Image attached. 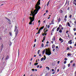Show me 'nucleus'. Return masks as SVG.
<instances>
[{"label": "nucleus", "mask_w": 76, "mask_h": 76, "mask_svg": "<svg viewBox=\"0 0 76 76\" xmlns=\"http://www.w3.org/2000/svg\"><path fill=\"white\" fill-rule=\"evenodd\" d=\"M40 0H38L37 4L35 5V8L36 9L34 10L33 13H35V12L37 13L39 11V10L41 9V7H40L39 6L40 4Z\"/></svg>", "instance_id": "nucleus-1"}, {"label": "nucleus", "mask_w": 76, "mask_h": 76, "mask_svg": "<svg viewBox=\"0 0 76 76\" xmlns=\"http://www.w3.org/2000/svg\"><path fill=\"white\" fill-rule=\"evenodd\" d=\"M31 13L33 17H30L29 18V19L30 20V21L29 23V25H32V22L34 20L35 16V15H36L37 14V12H36L34 13V12H33L32 11H31Z\"/></svg>", "instance_id": "nucleus-2"}, {"label": "nucleus", "mask_w": 76, "mask_h": 76, "mask_svg": "<svg viewBox=\"0 0 76 76\" xmlns=\"http://www.w3.org/2000/svg\"><path fill=\"white\" fill-rule=\"evenodd\" d=\"M45 50H46V51L45 52L46 54V55H48V56H50V55H51V51H48L47 50V49H46Z\"/></svg>", "instance_id": "nucleus-3"}, {"label": "nucleus", "mask_w": 76, "mask_h": 76, "mask_svg": "<svg viewBox=\"0 0 76 76\" xmlns=\"http://www.w3.org/2000/svg\"><path fill=\"white\" fill-rule=\"evenodd\" d=\"M5 57H7L5 58V60H8V59L9 58V56L8 55H6Z\"/></svg>", "instance_id": "nucleus-4"}, {"label": "nucleus", "mask_w": 76, "mask_h": 76, "mask_svg": "<svg viewBox=\"0 0 76 76\" xmlns=\"http://www.w3.org/2000/svg\"><path fill=\"white\" fill-rule=\"evenodd\" d=\"M18 29H17V27L16 26H15L14 31L15 32H18Z\"/></svg>", "instance_id": "nucleus-5"}, {"label": "nucleus", "mask_w": 76, "mask_h": 76, "mask_svg": "<svg viewBox=\"0 0 76 76\" xmlns=\"http://www.w3.org/2000/svg\"><path fill=\"white\" fill-rule=\"evenodd\" d=\"M53 41H55L56 40V36H54L52 38Z\"/></svg>", "instance_id": "nucleus-6"}, {"label": "nucleus", "mask_w": 76, "mask_h": 76, "mask_svg": "<svg viewBox=\"0 0 76 76\" xmlns=\"http://www.w3.org/2000/svg\"><path fill=\"white\" fill-rule=\"evenodd\" d=\"M72 40H70L68 42L69 44H72Z\"/></svg>", "instance_id": "nucleus-7"}, {"label": "nucleus", "mask_w": 76, "mask_h": 76, "mask_svg": "<svg viewBox=\"0 0 76 76\" xmlns=\"http://www.w3.org/2000/svg\"><path fill=\"white\" fill-rule=\"evenodd\" d=\"M54 20H52L51 23V24L52 25H53V24H54Z\"/></svg>", "instance_id": "nucleus-8"}, {"label": "nucleus", "mask_w": 76, "mask_h": 76, "mask_svg": "<svg viewBox=\"0 0 76 76\" xmlns=\"http://www.w3.org/2000/svg\"><path fill=\"white\" fill-rule=\"evenodd\" d=\"M5 19H6L7 20H8V21H9V22H10V19H9L6 17H5Z\"/></svg>", "instance_id": "nucleus-9"}, {"label": "nucleus", "mask_w": 76, "mask_h": 76, "mask_svg": "<svg viewBox=\"0 0 76 76\" xmlns=\"http://www.w3.org/2000/svg\"><path fill=\"white\" fill-rule=\"evenodd\" d=\"M50 0H49V1L48 2L47 4V6H48V5L49 4V3H50Z\"/></svg>", "instance_id": "nucleus-10"}, {"label": "nucleus", "mask_w": 76, "mask_h": 76, "mask_svg": "<svg viewBox=\"0 0 76 76\" xmlns=\"http://www.w3.org/2000/svg\"><path fill=\"white\" fill-rule=\"evenodd\" d=\"M45 52V50L44 49L42 51V54H44Z\"/></svg>", "instance_id": "nucleus-11"}, {"label": "nucleus", "mask_w": 76, "mask_h": 76, "mask_svg": "<svg viewBox=\"0 0 76 76\" xmlns=\"http://www.w3.org/2000/svg\"><path fill=\"white\" fill-rule=\"evenodd\" d=\"M18 31H16V32L15 33V37L17 36V35H18Z\"/></svg>", "instance_id": "nucleus-12"}, {"label": "nucleus", "mask_w": 76, "mask_h": 76, "mask_svg": "<svg viewBox=\"0 0 76 76\" xmlns=\"http://www.w3.org/2000/svg\"><path fill=\"white\" fill-rule=\"evenodd\" d=\"M59 29H60V28L59 27H58L56 29V31H57V32H58V31H59Z\"/></svg>", "instance_id": "nucleus-13"}, {"label": "nucleus", "mask_w": 76, "mask_h": 76, "mask_svg": "<svg viewBox=\"0 0 76 76\" xmlns=\"http://www.w3.org/2000/svg\"><path fill=\"white\" fill-rule=\"evenodd\" d=\"M67 24L68 26H69V27H70V23H69L68 22Z\"/></svg>", "instance_id": "nucleus-14"}, {"label": "nucleus", "mask_w": 76, "mask_h": 76, "mask_svg": "<svg viewBox=\"0 0 76 76\" xmlns=\"http://www.w3.org/2000/svg\"><path fill=\"white\" fill-rule=\"evenodd\" d=\"M55 48V45H53L52 46V48Z\"/></svg>", "instance_id": "nucleus-15"}, {"label": "nucleus", "mask_w": 76, "mask_h": 76, "mask_svg": "<svg viewBox=\"0 0 76 76\" xmlns=\"http://www.w3.org/2000/svg\"><path fill=\"white\" fill-rule=\"evenodd\" d=\"M44 58H41L40 59L41 61H42L44 60Z\"/></svg>", "instance_id": "nucleus-16"}, {"label": "nucleus", "mask_w": 76, "mask_h": 76, "mask_svg": "<svg viewBox=\"0 0 76 76\" xmlns=\"http://www.w3.org/2000/svg\"><path fill=\"white\" fill-rule=\"evenodd\" d=\"M1 50H2V49L3 48V44H2V45H1Z\"/></svg>", "instance_id": "nucleus-17"}, {"label": "nucleus", "mask_w": 76, "mask_h": 76, "mask_svg": "<svg viewBox=\"0 0 76 76\" xmlns=\"http://www.w3.org/2000/svg\"><path fill=\"white\" fill-rule=\"evenodd\" d=\"M46 69H48V70H50V68L48 66H47L46 67Z\"/></svg>", "instance_id": "nucleus-18"}, {"label": "nucleus", "mask_w": 76, "mask_h": 76, "mask_svg": "<svg viewBox=\"0 0 76 76\" xmlns=\"http://www.w3.org/2000/svg\"><path fill=\"white\" fill-rule=\"evenodd\" d=\"M60 12L61 13H63V10H60Z\"/></svg>", "instance_id": "nucleus-19"}, {"label": "nucleus", "mask_w": 76, "mask_h": 76, "mask_svg": "<svg viewBox=\"0 0 76 76\" xmlns=\"http://www.w3.org/2000/svg\"><path fill=\"white\" fill-rule=\"evenodd\" d=\"M37 64H38V63H34V66H37Z\"/></svg>", "instance_id": "nucleus-20"}, {"label": "nucleus", "mask_w": 76, "mask_h": 76, "mask_svg": "<svg viewBox=\"0 0 76 76\" xmlns=\"http://www.w3.org/2000/svg\"><path fill=\"white\" fill-rule=\"evenodd\" d=\"M68 2V1L67 0H66V2L65 3V5H66L67 4V2Z\"/></svg>", "instance_id": "nucleus-21"}, {"label": "nucleus", "mask_w": 76, "mask_h": 76, "mask_svg": "<svg viewBox=\"0 0 76 76\" xmlns=\"http://www.w3.org/2000/svg\"><path fill=\"white\" fill-rule=\"evenodd\" d=\"M60 22V18H59L58 19V22Z\"/></svg>", "instance_id": "nucleus-22"}, {"label": "nucleus", "mask_w": 76, "mask_h": 76, "mask_svg": "<svg viewBox=\"0 0 76 76\" xmlns=\"http://www.w3.org/2000/svg\"><path fill=\"white\" fill-rule=\"evenodd\" d=\"M61 27H62V26L60 24L59 26V28H61Z\"/></svg>", "instance_id": "nucleus-23"}, {"label": "nucleus", "mask_w": 76, "mask_h": 76, "mask_svg": "<svg viewBox=\"0 0 76 76\" xmlns=\"http://www.w3.org/2000/svg\"><path fill=\"white\" fill-rule=\"evenodd\" d=\"M66 20H67V19H66V18H65L64 19V22H66Z\"/></svg>", "instance_id": "nucleus-24"}, {"label": "nucleus", "mask_w": 76, "mask_h": 76, "mask_svg": "<svg viewBox=\"0 0 76 76\" xmlns=\"http://www.w3.org/2000/svg\"><path fill=\"white\" fill-rule=\"evenodd\" d=\"M39 51H40V50H39L38 51V52H37V54H39Z\"/></svg>", "instance_id": "nucleus-25"}, {"label": "nucleus", "mask_w": 76, "mask_h": 76, "mask_svg": "<svg viewBox=\"0 0 76 76\" xmlns=\"http://www.w3.org/2000/svg\"><path fill=\"white\" fill-rule=\"evenodd\" d=\"M41 46L42 47H44V44L43 43H42L41 45Z\"/></svg>", "instance_id": "nucleus-26"}, {"label": "nucleus", "mask_w": 76, "mask_h": 76, "mask_svg": "<svg viewBox=\"0 0 76 76\" xmlns=\"http://www.w3.org/2000/svg\"><path fill=\"white\" fill-rule=\"evenodd\" d=\"M44 57H45V58H44V60H45V59H46V56H44Z\"/></svg>", "instance_id": "nucleus-27"}, {"label": "nucleus", "mask_w": 76, "mask_h": 76, "mask_svg": "<svg viewBox=\"0 0 76 76\" xmlns=\"http://www.w3.org/2000/svg\"><path fill=\"white\" fill-rule=\"evenodd\" d=\"M67 56H72V55H70V54L69 53H68L67 54Z\"/></svg>", "instance_id": "nucleus-28"}, {"label": "nucleus", "mask_w": 76, "mask_h": 76, "mask_svg": "<svg viewBox=\"0 0 76 76\" xmlns=\"http://www.w3.org/2000/svg\"><path fill=\"white\" fill-rule=\"evenodd\" d=\"M54 29H56V28H53L52 29V31H54Z\"/></svg>", "instance_id": "nucleus-29"}, {"label": "nucleus", "mask_w": 76, "mask_h": 76, "mask_svg": "<svg viewBox=\"0 0 76 76\" xmlns=\"http://www.w3.org/2000/svg\"><path fill=\"white\" fill-rule=\"evenodd\" d=\"M59 32H60V33H61V32H62V31H61V30H60L59 31Z\"/></svg>", "instance_id": "nucleus-30"}, {"label": "nucleus", "mask_w": 76, "mask_h": 76, "mask_svg": "<svg viewBox=\"0 0 76 76\" xmlns=\"http://www.w3.org/2000/svg\"><path fill=\"white\" fill-rule=\"evenodd\" d=\"M10 36H12V33L10 32Z\"/></svg>", "instance_id": "nucleus-31"}, {"label": "nucleus", "mask_w": 76, "mask_h": 76, "mask_svg": "<svg viewBox=\"0 0 76 76\" xmlns=\"http://www.w3.org/2000/svg\"><path fill=\"white\" fill-rule=\"evenodd\" d=\"M72 16V15H70L69 16V18H71Z\"/></svg>", "instance_id": "nucleus-32"}, {"label": "nucleus", "mask_w": 76, "mask_h": 76, "mask_svg": "<svg viewBox=\"0 0 76 76\" xmlns=\"http://www.w3.org/2000/svg\"><path fill=\"white\" fill-rule=\"evenodd\" d=\"M63 39H61V38H60L59 39V41H62V40Z\"/></svg>", "instance_id": "nucleus-33"}, {"label": "nucleus", "mask_w": 76, "mask_h": 76, "mask_svg": "<svg viewBox=\"0 0 76 76\" xmlns=\"http://www.w3.org/2000/svg\"><path fill=\"white\" fill-rule=\"evenodd\" d=\"M67 35H68V36H67V37H69V33H67Z\"/></svg>", "instance_id": "nucleus-34"}, {"label": "nucleus", "mask_w": 76, "mask_h": 76, "mask_svg": "<svg viewBox=\"0 0 76 76\" xmlns=\"http://www.w3.org/2000/svg\"><path fill=\"white\" fill-rule=\"evenodd\" d=\"M19 50L18 49V56H19Z\"/></svg>", "instance_id": "nucleus-35"}, {"label": "nucleus", "mask_w": 76, "mask_h": 76, "mask_svg": "<svg viewBox=\"0 0 76 76\" xmlns=\"http://www.w3.org/2000/svg\"><path fill=\"white\" fill-rule=\"evenodd\" d=\"M70 64H68V67H70Z\"/></svg>", "instance_id": "nucleus-36"}, {"label": "nucleus", "mask_w": 76, "mask_h": 76, "mask_svg": "<svg viewBox=\"0 0 76 76\" xmlns=\"http://www.w3.org/2000/svg\"><path fill=\"white\" fill-rule=\"evenodd\" d=\"M48 31V30H47H47L45 31V33H46V32H47V31Z\"/></svg>", "instance_id": "nucleus-37"}, {"label": "nucleus", "mask_w": 76, "mask_h": 76, "mask_svg": "<svg viewBox=\"0 0 76 76\" xmlns=\"http://www.w3.org/2000/svg\"><path fill=\"white\" fill-rule=\"evenodd\" d=\"M66 63H67V62L66 61H64V64H66Z\"/></svg>", "instance_id": "nucleus-38"}, {"label": "nucleus", "mask_w": 76, "mask_h": 76, "mask_svg": "<svg viewBox=\"0 0 76 76\" xmlns=\"http://www.w3.org/2000/svg\"><path fill=\"white\" fill-rule=\"evenodd\" d=\"M35 45H36V44H34V45L33 46L34 48V47H35Z\"/></svg>", "instance_id": "nucleus-39"}, {"label": "nucleus", "mask_w": 76, "mask_h": 76, "mask_svg": "<svg viewBox=\"0 0 76 76\" xmlns=\"http://www.w3.org/2000/svg\"><path fill=\"white\" fill-rule=\"evenodd\" d=\"M43 28H44V27H42L40 29H43Z\"/></svg>", "instance_id": "nucleus-40"}, {"label": "nucleus", "mask_w": 76, "mask_h": 76, "mask_svg": "<svg viewBox=\"0 0 76 76\" xmlns=\"http://www.w3.org/2000/svg\"><path fill=\"white\" fill-rule=\"evenodd\" d=\"M40 32L38 31V32L36 33V34H39V33Z\"/></svg>", "instance_id": "nucleus-41"}, {"label": "nucleus", "mask_w": 76, "mask_h": 76, "mask_svg": "<svg viewBox=\"0 0 76 76\" xmlns=\"http://www.w3.org/2000/svg\"><path fill=\"white\" fill-rule=\"evenodd\" d=\"M67 18V15H65V18Z\"/></svg>", "instance_id": "nucleus-42"}, {"label": "nucleus", "mask_w": 76, "mask_h": 76, "mask_svg": "<svg viewBox=\"0 0 76 76\" xmlns=\"http://www.w3.org/2000/svg\"><path fill=\"white\" fill-rule=\"evenodd\" d=\"M64 60L65 61L67 60V58H65Z\"/></svg>", "instance_id": "nucleus-43"}, {"label": "nucleus", "mask_w": 76, "mask_h": 76, "mask_svg": "<svg viewBox=\"0 0 76 76\" xmlns=\"http://www.w3.org/2000/svg\"><path fill=\"white\" fill-rule=\"evenodd\" d=\"M70 50V49H69V48H67V50Z\"/></svg>", "instance_id": "nucleus-44"}, {"label": "nucleus", "mask_w": 76, "mask_h": 76, "mask_svg": "<svg viewBox=\"0 0 76 76\" xmlns=\"http://www.w3.org/2000/svg\"><path fill=\"white\" fill-rule=\"evenodd\" d=\"M52 72H54V69H52Z\"/></svg>", "instance_id": "nucleus-45"}, {"label": "nucleus", "mask_w": 76, "mask_h": 76, "mask_svg": "<svg viewBox=\"0 0 76 76\" xmlns=\"http://www.w3.org/2000/svg\"><path fill=\"white\" fill-rule=\"evenodd\" d=\"M32 71H33V72H34L35 71V69H32Z\"/></svg>", "instance_id": "nucleus-46"}, {"label": "nucleus", "mask_w": 76, "mask_h": 76, "mask_svg": "<svg viewBox=\"0 0 76 76\" xmlns=\"http://www.w3.org/2000/svg\"><path fill=\"white\" fill-rule=\"evenodd\" d=\"M39 67V65H38L37 66V68H38Z\"/></svg>", "instance_id": "nucleus-47"}, {"label": "nucleus", "mask_w": 76, "mask_h": 76, "mask_svg": "<svg viewBox=\"0 0 76 76\" xmlns=\"http://www.w3.org/2000/svg\"><path fill=\"white\" fill-rule=\"evenodd\" d=\"M50 25H48V28H50Z\"/></svg>", "instance_id": "nucleus-48"}, {"label": "nucleus", "mask_w": 76, "mask_h": 76, "mask_svg": "<svg viewBox=\"0 0 76 76\" xmlns=\"http://www.w3.org/2000/svg\"><path fill=\"white\" fill-rule=\"evenodd\" d=\"M59 69H58L57 70V72H59Z\"/></svg>", "instance_id": "nucleus-49"}, {"label": "nucleus", "mask_w": 76, "mask_h": 76, "mask_svg": "<svg viewBox=\"0 0 76 76\" xmlns=\"http://www.w3.org/2000/svg\"><path fill=\"white\" fill-rule=\"evenodd\" d=\"M75 3H76V2H73V4H75Z\"/></svg>", "instance_id": "nucleus-50"}, {"label": "nucleus", "mask_w": 76, "mask_h": 76, "mask_svg": "<svg viewBox=\"0 0 76 76\" xmlns=\"http://www.w3.org/2000/svg\"><path fill=\"white\" fill-rule=\"evenodd\" d=\"M48 44H46V45H45V47H47V46H48Z\"/></svg>", "instance_id": "nucleus-51"}, {"label": "nucleus", "mask_w": 76, "mask_h": 76, "mask_svg": "<svg viewBox=\"0 0 76 76\" xmlns=\"http://www.w3.org/2000/svg\"><path fill=\"white\" fill-rule=\"evenodd\" d=\"M4 56H3V57L2 58L1 60H3V59L4 58Z\"/></svg>", "instance_id": "nucleus-52"}, {"label": "nucleus", "mask_w": 76, "mask_h": 76, "mask_svg": "<svg viewBox=\"0 0 76 76\" xmlns=\"http://www.w3.org/2000/svg\"><path fill=\"white\" fill-rule=\"evenodd\" d=\"M73 30L74 31H76V28H74Z\"/></svg>", "instance_id": "nucleus-53"}, {"label": "nucleus", "mask_w": 76, "mask_h": 76, "mask_svg": "<svg viewBox=\"0 0 76 76\" xmlns=\"http://www.w3.org/2000/svg\"><path fill=\"white\" fill-rule=\"evenodd\" d=\"M49 43V42L48 41H47L46 42V44H48Z\"/></svg>", "instance_id": "nucleus-54"}, {"label": "nucleus", "mask_w": 76, "mask_h": 76, "mask_svg": "<svg viewBox=\"0 0 76 76\" xmlns=\"http://www.w3.org/2000/svg\"><path fill=\"white\" fill-rule=\"evenodd\" d=\"M41 30V28H40L39 29V32H40Z\"/></svg>", "instance_id": "nucleus-55"}, {"label": "nucleus", "mask_w": 76, "mask_h": 76, "mask_svg": "<svg viewBox=\"0 0 76 76\" xmlns=\"http://www.w3.org/2000/svg\"><path fill=\"white\" fill-rule=\"evenodd\" d=\"M55 51V49H53V51Z\"/></svg>", "instance_id": "nucleus-56"}, {"label": "nucleus", "mask_w": 76, "mask_h": 76, "mask_svg": "<svg viewBox=\"0 0 76 76\" xmlns=\"http://www.w3.org/2000/svg\"><path fill=\"white\" fill-rule=\"evenodd\" d=\"M64 41V40H63V39L62 40H61V42H63Z\"/></svg>", "instance_id": "nucleus-57"}, {"label": "nucleus", "mask_w": 76, "mask_h": 76, "mask_svg": "<svg viewBox=\"0 0 76 76\" xmlns=\"http://www.w3.org/2000/svg\"><path fill=\"white\" fill-rule=\"evenodd\" d=\"M73 62V61L72 60H71L70 61V63H72Z\"/></svg>", "instance_id": "nucleus-58"}, {"label": "nucleus", "mask_w": 76, "mask_h": 76, "mask_svg": "<svg viewBox=\"0 0 76 76\" xmlns=\"http://www.w3.org/2000/svg\"><path fill=\"white\" fill-rule=\"evenodd\" d=\"M75 66V64L74 63V64H73V66Z\"/></svg>", "instance_id": "nucleus-59"}, {"label": "nucleus", "mask_w": 76, "mask_h": 76, "mask_svg": "<svg viewBox=\"0 0 76 76\" xmlns=\"http://www.w3.org/2000/svg\"><path fill=\"white\" fill-rule=\"evenodd\" d=\"M48 76V73H47L45 75V76Z\"/></svg>", "instance_id": "nucleus-60"}, {"label": "nucleus", "mask_w": 76, "mask_h": 76, "mask_svg": "<svg viewBox=\"0 0 76 76\" xmlns=\"http://www.w3.org/2000/svg\"><path fill=\"white\" fill-rule=\"evenodd\" d=\"M74 2H76V0H74L73 1Z\"/></svg>", "instance_id": "nucleus-61"}, {"label": "nucleus", "mask_w": 76, "mask_h": 76, "mask_svg": "<svg viewBox=\"0 0 76 76\" xmlns=\"http://www.w3.org/2000/svg\"><path fill=\"white\" fill-rule=\"evenodd\" d=\"M12 43L11 42H10V46L12 45Z\"/></svg>", "instance_id": "nucleus-62"}, {"label": "nucleus", "mask_w": 76, "mask_h": 76, "mask_svg": "<svg viewBox=\"0 0 76 76\" xmlns=\"http://www.w3.org/2000/svg\"><path fill=\"white\" fill-rule=\"evenodd\" d=\"M74 23H75V24H76V20L75 21Z\"/></svg>", "instance_id": "nucleus-63"}, {"label": "nucleus", "mask_w": 76, "mask_h": 76, "mask_svg": "<svg viewBox=\"0 0 76 76\" xmlns=\"http://www.w3.org/2000/svg\"><path fill=\"white\" fill-rule=\"evenodd\" d=\"M75 46H76V42H75V45H74Z\"/></svg>", "instance_id": "nucleus-64"}]
</instances>
